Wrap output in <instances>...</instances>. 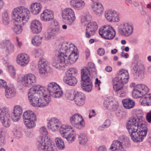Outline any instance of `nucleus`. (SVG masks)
Listing matches in <instances>:
<instances>
[{
	"mask_svg": "<svg viewBox=\"0 0 151 151\" xmlns=\"http://www.w3.org/2000/svg\"><path fill=\"white\" fill-rule=\"evenodd\" d=\"M92 8L94 13L98 16H100L104 10L103 6L100 3H93Z\"/></svg>",
	"mask_w": 151,
	"mask_h": 151,
	"instance_id": "nucleus-33",
	"label": "nucleus"
},
{
	"mask_svg": "<svg viewBox=\"0 0 151 151\" xmlns=\"http://www.w3.org/2000/svg\"><path fill=\"white\" fill-rule=\"evenodd\" d=\"M112 16L111 22H118L120 21V16L116 11L114 10Z\"/></svg>",
	"mask_w": 151,
	"mask_h": 151,
	"instance_id": "nucleus-54",
	"label": "nucleus"
},
{
	"mask_svg": "<svg viewBox=\"0 0 151 151\" xmlns=\"http://www.w3.org/2000/svg\"><path fill=\"white\" fill-rule=\"evenodd\" d=\"M42 7V5L40 3H33L30 6V11L33 14L37 15L40 13Z\"/></svg>",
	"mask_w": 151,
	"mask_h": 151,
	"instance_id": "nucleus-30",
	"label": "nucleus"
},
{
	"mask_svg": "<svg viewBox=\"0 0 151 151\" xmlns=\"http://www.w3.org/2000/svg\"><path fill=\"white\" fill-rule=\"evenodd\" d=\"M10 115L6 109H3L0 113V119L3 125L6 127H9L10 125Z\"/></svg>",
	"mask_w": 151,
	"mask_h": 151,
	"instance_id": "nucleus-19",
	"label": "nucleus"
},
{
	"mask_svg": "<svg viewBox=\"0 0 151 151\" xmlns=\"http://www.w3.org/2000/svg\"><path fill=\"white\" fill-rule=\"evenodd\" d=\"M129 78L127 70H120L116 77L113 80V87L116 95L123 97L126 95L127 91L124 88V85L127 83Z\"/></svg>",
	"mask_w": 151,
	"mask_h": 151,
	"instance_id": "nucleus-3",
	"label": "nucleus"
},
{
	"mask_svg": "<svg viewBox=\"0 0 151 151\" xmlns=\"http://www.w3.org/2000/svg\"><path fill=\"white\" fill-rule=\"evenodd\" d=\"M52 62V66L56 69L59 70H64L66 66V61L64 56L57 54Z\"/></svg>",
	"mask_w": 151,
	"mask_h": 151,
	"instance_id": "nucleus-12",
	"label": "nucleus"
},
{
	"mask_svg": "<svg viewBox=\"0 0 151 151\" xmlns=\"http://www.w3.org/2000/svg\"><path fill=\"white\" fill-rule=\"evenodd\" d=\"M77 49V47L72 43L68 42H63L61 44V48L58 51H56V53L60 55L65 54L69 55L70 52H71L73 49Z\"/></svg>",
	"mask_w": 151,
	"mask_h": 151,
	"instance_id": "nucleus-13",
	"label": "nucleus"
},
{
	"mask_svg": "<svg viewBox=\"0 0 151 151\" xmlns=\"http://www.w3.org/2000/svg\"><path fill=\"white\" fill-rule=\"evenodd\" d=\"M43 88L39 86H34L30 88L28 92V97L29 101L33 106L39 107L40 98L38 97V90H42Z\"/></svg>",
	"mask_w": 151,
	"mask_h": 151,
	"instance_id": "nucleus-5",
	"label": "nucleus"
},
{
	"mask_svg": "<svg viewBox=\"0 0 151 151\" xmlns=\"http://www.w3.org/2000/svg\"><path fill=\"white\" fill-rule=\"evenodd\" d=\"M40 17L42 21H50L53 19V14L52 11L46 9L41 14Z\"/></svg>",
	"mask_w": 151,
	"mask_h": 151,
	"instance_id": "nucleus-29",
	"label": "nucleus"
},
{
	"mask_svg": "<svg viewBox=\"0 0 151 151\" xmlns=\"http://www.w3.org/2000/svg\"><path fill=\"white\" fill-rule=\"evenodd\" d=\"M78 140L81 144H85L87 141V139L85 134H84L81 133L79 135Z\"/></svg>",
	"mask_w": 151,
	"mask_h": 151,
	"instance_id": "nucleus-49",
	"label": "nucleus"
},
{
	"mask_svg": "<svg viewBox=\"0 0 151 151\" xmlns=\"http://www.w3.org/2000/svg\"><path fill=\"white\" fill-rule=\"evenodd\" d=\"M122 103L124 107L127 109L133 108L135 105L133 101L130 99H124L122 100Z\"/></svg>",
	"mask_w": 151,
	"mask_h": 151,
	"instance_id": "nucleus-36",
	"label": "nucleus"
},
{
	"mask_svg": "<svg viewBox=\"0 0 151 151\" xmlns=\"http://www.w3.org/2000/svg\"><path fill=\"white\" fill-rule=\"evenodd\" d=\"M29 60V57L28 55L22 53L18 55L17 61L19 65L24 66L28 63Z\"/></svg>",
	"mask_w": 151,
	"mask_h": 151,
	"instance_id": "nucleus-26",
	"label": "nucleus"
},
{
	"mask_svg": "<svg viewBox=\"0 0 151 151\" xmlns=\"http://www.w3.org/2000/svg\"><path fill=\"white\" fill-rule=\"evenodd\" d=\"M106 123H108L109 124L108 125H106L104 124V125H102L101 126H100L98 129L99 130H103L104 129V127H108L109 125V120H106Z\"/></svg>",
	"mask_w": 151,
	"mask_h": 151,
	"instance_id": "nucleus-62",
	"label": "nucleus"
},
{
	"mask_svg": "<svg viewBox=\"0 0 151 151\" xmlns=\"http://www.w3.org/2000/svg\"><path fill=\"white\" fill-rule=\"evenodd\" d=\"M8 70L11 76L14 78L16 74L14 68L12 65L9 66H8Z\"/></svg>",
	"mask_w": 151,
	"mask_h": 151,
	"instance_id": "nucleus-56",
	"label": "nucleus"
},
{
	"mask_svg": "<svg viewBox=\"0 0 151 151\" xmlns=\"http://www.w3.org/2000/svg\"><path fill=\"white\" fill-rule=\"evenodd\" d=\"M82 88L85 91L89 92L92 88V81L90 76L81 75Z\"/></svg>",
	"mask_w": 151,
	"mask_h": 151,
	"instance_id": "nucleus-17",
	"label": "nucleus"
},
{
	"mask_svg": "<svg viewBox=\"0 0 151 151\" xmlns=\"http://www.w3.org/2000/svg\"><path fill=\"white\" fill-rule=\"evenodd\" d=\"M1 48L3 52L10 54L14 51V45L9 40H4L0 43Z\"/></svg>",
	"mask_w": 151,
	"mask_h": 151,
	"instance_id": "nucleus-21",
	"label": "nucleus"
},
{
	"mask_svg": "<svg viewBox=\"0 0 151 151\" xmlns=\"http://www.w3.org/2000/svg\"><path fill=\"white\" fill-rule=\"evenodd\" d=\"M48 37L51 38V37L54 36L61 32L60 27H52V28L48 31Z\"/></svg>",
	"mask_w": 151,
	"mask_h": 151,
	"instance_id": "nucleus-37",
	"label": "nucleus"
},
{
	"mask_svg": "<svg viewBox=\"0 0 151 151\" xmlns=\"http://www.w3.org/2000/svg\"><path fill=\"white\" fill-rule=\"evenodd\" d=\"M76 93V92L74 90H68L65 92V96L68 99L73 100H74Z\"/></svg>",
	"mask_w": 151,
	"mask_h": 151,
	"instance_id": "nucleus-41",
	"label": "nucleus"
},
{
	"mask_svg": "<svg viewBox=\"0 0 151 151\" xmlns=\"http://www.w3.org/2000/svg\"><path fill=\"white\" fill-rule=\"evenodd\" d=\"M99 35L104 39L110 40L115 36L116 32L111 26L106 25L101 27L99 29Z\"/></svg>",
	"mask_w": 151,
	"mask_h": 151,
	"instance_id": "nucleus-7",
	"label": "nucleus"
},
{
	"mask_svg": "<svg viewBox=\"0 0 151 151\" xmlns=\"http://www.w3.org/2000/svg\"><path fill=\"white\" fill-rule=\"evenodd\" d=\"M133 70L134 71V77L137 78L141 77L144 73L145 70L144 67L143 63L142 61H138L135 64L133 68Z\"/></svg>",
	"mask_w": 151,
	"mask_h": 151,
	"instance_id": "nucleus-18",
	"label": "nucleus"
},
{
	"mask_svg": "<svg viewBox=\"0 0 151 151\" xmlns=\"http://www.w3.org/2000/svg\"><path fill=\"white\" fill-rule=\"evenodd\" d=\"M71 124L77 129H81L84 126L83 119L82 116L78 114L73 115L70 118Z\"/></svg>",
	"mask_w": 151,
	"mask_h": 151,
	"instance_id": "nucleus-14",
	"label": "nucleus"
},
{
	"mask_svg": "<svg viewBox=\"0 0 151 151\" xmlns=\"http://www.w3.org/2000/svg\"><path fill=\"white\" fill-rule=\"evenodd\" d=\"M3 22L4 24L8 25L9 22L8 15L7 12H5L2 15Z\"/></svg>",
	"mask_w": 151,
	"mask_h": 151,
	"instance_id": "nucleus-50",
	"label": "nucleus"
},
{
	"mask_svg": "<svg viewBox=\"0 0 151 151\" xmlns=\"http://www.w3.org/2000/svg\"><path fill=\"white\" fill-rule=\"evenodd\" d=\"M114 10H108L105 12V16L106 19L108 21L111 22L113 15L114 14Z\"/></svg>",
	"mask_w": 151,
	"mask_h": 151,
	"instance_id": "nucleus-46",
	"label": "nucleus"
},
{
	"mask_svg": "<svg viewBox=\"0 0 151 151\" xmlns=\"http://www.w3.org/2000/svg\"><path fill=\"white\" fill-rule=\"evenodd\" d=\"M43 37L39 35H36L32 39V42L35 46H39L42 43Z\"/></svg>",
	"mask_w": 151,
	"mask_h": 151,
	"instance_id": "nucleus-42",
	"label": "nucleus"
},
{
	"mask_svg": "<svg viewBox=\"0 0 151 151\" xmlns=\"http://www.w3.org/2000/svg\"><path fill=\"white\" fill-rule=\"evenodd\" d=\"M149 90L147 86L144 84L137 85L134 86L132 92V97L135 99L141 97L146 94Z\"/></svg>",
	"mask_w": 151,
	"mask_h": 151,
	"instance_id": "nucleus-8",
	"label": "nucleus"
},
{
	"mask_svg": "<svg viewBox=\"0 0 151 151\" xmlns=\"http://www.w3.org/2000/svg\"><path fill=\"white\" fill-rule=\"evenodd\" d=\"M55 142L56 145L59 149L63 150L65 148L63 141L60 137H57L55 139Z\"/></svg>",
	"mask_w": 151,
	"mask_h": 151,
	"instance_id": "nucleus-43",
	"label": "nucleus"
},
{
	"mask_svg": "<svg viewBox=\"0 0 151 151\" xmlns=\"http://www.w3.org/2000/svg\"><path fill=\"white\" fill-rule=\"evenodd\" d=\"M92 19L91 16L89 14H87L82 16L81 18V22L83 23L90 21Z\"/></svg>",
	"mask_w": 151,
	"mask_h": 151,
	"instance_id": "nucleus-51",
	"label": "nucleus"
},
{
	"mask_svg": "<svg viewBox=\"0 0 151 151\" xmlns=\"http://www.w3.org/2000/svg\"><path fill=\"white\" fill-rule=\"evenodd\" d=\"M36 86H39L40 87L43 88L42 89V90H38V93L39 94H42V95L43 97H46V98H48L49 97H50L51 94V92L48 90V88H45L44 87L42 86L39 85H36Z\"/></svg>",
	"mask_w": 151,
	"mask_h": 151,
	"instance_id": "nucleus-40",
	"label": "nucleus"
},
{
	"mask_svg": "<svg viewBox=\"0 0 151 151\" xmlns=\"http://www.w3.org/2000/svg\"><path fill=\"white\" fill-rule=\"evenodd\" d=\"M53 94L51 95V96L55 98H59L63 95V93L62 90L60 86L56 90L54 91Z\"/></svg>",
	"mask_w": 151,
	"mask_h": 151,
	"instance_id": "nucleus-47",
	"label": "nucleus"
},
{
	"mask_svg": "<svg viewBox=\"0 0 151 151\" xmlns=\"http://www.w3.org/2000/svg\"><path fill=\"white\" fill-rule=\"evenodd\" d=\"M7 86L6 82L4 80L0 79V87L5 88Z\"/></svg>",
	"mask_w": 151,
	"mask_h": 151,
	"instance_id": "nucleus-59",
	"label": "nucleus"
},
{
	"mask_svg": "<svg viewBox=\"0 0 151 151\" xmlns=\"http://www.w3.org/2000/svg\"><path fill=\"white\" fill-rule=\"evenodd\" d=\"M97 52L98 55L100 56H103L105 53L104 49L101 48L98 49Z\"/></svg>",
	"mask_w": 151,
	"mask_h": 151,
	"instance_id": "nucleus-58",
	"label": "nucleus"
},
{
	"mask_svg": "<svg viewBox=\"0 0 151 151\" xmlns=\"http://www.w3.org/2000/svg\"><path fill=\"white\" fill-rule=\"evenodd\" d=\"M23 118L24 124L27 128L31 129L35 127V121L36 120V117L33 111L29 110L24 112L23 114Z\"/></svg>",
	"mask_w": 151,
	"mask_h": 151,
	"instance_id": "nucleus-6",
	"label": "nucleus"
},
{
	"mask_svg": "<svg viewBox=\"0 0 151 151\" xmlns=\"http://www.w3.org/2000/svg\"><path fill=\"white\" fill-rule=\"evenodd\" d=\"M38 67L39 72L41 74H45L47 73L48 66L47 62L46 60L40 58L38 62Z\"/></svg>",
	"mask_w": 151,
	"mask_h": 151,
	"instance_id": "nucleus-25",
	"label": "nucleus"
},
{
	"mask_svg": "<svg viewBox=\"0 0 151 151\" xmlns=\"http://www.w3.org/2000/svg\"><path fill=\"white\" fill-rule=\"evenodd\" d=\"M52 143L50 138L48 136H40L37 138V144L39 151H56Z\"/></svg>",
	"mask_w": 151,
	"mask_h": 151,
	"instance_id": "nucleus-4",
	"label": "nucleus"
},
{
	"mask_svg": "<svg viewBox=\"0 0 151 151\" xmlns=\"http://www.w3.org/2000/svg\"><path fill=\"white\" fill-rule=\"evenodd\" d=\"M118 105L116 103H115L114 105L111 107L112 111H115L117 109Z\"/></svg>",
	"mask_w": 151,
	"mask_h": 151,
	"instance_id": "nucleus-64",
	"label": "nucleus"
},
{
	"mask_svg": "<svg viewBox=\"0 0 151 151\" xmlns=\"http://www.w3.org/2000/svg\"><path fill=\"white\" fill-rule=\"evenodd\" d=\"M13 132L15 136L18 138L20 137L22 135L20 129L17 127L14 129Z\"/></svg>",
	"mask_w": 151,
	"mask_h": 151,
	"instance_id": "nucleus-53",
	"label": "nucleus"
},
{
	"mask_svg": "<svg viewBox=\"0 0 151 151\" xmlns=\"http://www.w3.org/2000/svg\"><path fill=\"white\" fill-rule=\"evenodd\" d=\"M33 52L35 58H41L44 55V52L43 50L40 49H35Z\"/></svg>",
	"mask_w": 151,
	"mask_h": 151,
	"instance_id": "nucleus-48",
	"label": "nucleus"
},
{
	"mask_svg": "<svg viewBox=\"0 0 151 151\" xmlns=\"http://www.w3.org/2000/svg\"><path fill=\"white\" fill-rule=\"evenodd\" d=\"M64 125H62L60 122L55 117L52 118L50 119L47 124V127L49 129L53 131L59 130L60 132L61 129Z\"/></svg>",
	"mask_w": 151,
	"mask_h": 151,
	"instance_id": "nucleus-15",
	"label": "nucleus"
},
{
	"mask_svg": "<svg viewBox=\"0 0 151 151\" xmlns=\"http://www.w3.org/2000/svg\"><path fill=\"white\" fill-rule=\"evenodd\" d=\"M85 98L83 93L77 91L74 99L75 104L79 106L83 105L85 103Z\"/></svg>",
	"mask_w": 151,
	"mask_h": 151,
	"instance_id": "nucleus-27",
	"label": "nucleus"
},
{
	"mask_svg": "<svg viewBox=\"0 0 151 151\" xmlns=\"http://www.w3.org/2000/svg\"><path fill=\"white\" fill-rule=\"evenodd\" d=\"M5 134H3L0 132V146H4L6 144V136Z\"/></svg>",
	"mask_w": 151,
	"mask_h": 151,
	"instance_id": "nucleus-52",
	"label": "nucleus"
},
{
	"mask_svg": "<svg viewBox=\"0 0 151 151\" xmlns=\"http://www.w3.org/2000/svg\"><path fill=\"white\" fill-rule=\"evenodd\" d=\"M14 113L12 116V118L14 122L19 120L20 116L22 113V107L19 105L16 106L14 109Z\"/></svg>",
	"mask_w": 151,
	"mask_h": 151,
	"instance_id": "nucleus-28",
	"label": "nucleus"
},
{
	"mask_svg": "<svg viewBox=\"0 0 151 151\" xmlns=\"http://www.w3.org/2000/svg\"><path fill=\"white\" fill-rule=\"evenodd\" d=\"M145 95L141 100L144 104H147L148 105H151V94Z\"/></svg>",
	"mask_w": 151,
	"mask_h": 151,
	"instance_id": "nucleus-45",
	"label": "nucleus"
},
{
	"mask_svg": "<svg viewBox=\"0 0 151 151\" xmlns=\"http://www.w3.org/2000/svg\"><path fill=\"white\" fill-rule=\"evenodd\" d=\"M137 118L132 117L128 120L126 128L132 140L134 142H142L146 135L148 130L147 125L139 122L142 120L143 113L140 110L136 112Z\"/></svg>",
	"mask_w": 151,
	"mask_h": 151,
	"instance_id": "nucleus-1",
	"label": "nucleus"
},
{
	"mask_svg": "<svg viewBox=\"0 0 151 151\" xmlns=\"http://www.w3.org/2000/svg\"><path fill=\"white\" fill-rule=\"evenodd\" d=\"M115 103H116L115 101L111 97L106 98L104 102V106L109 109H111V107Z\"/></svg>",
	"mask_w": 151,
	"mask_h": 151,
	"instance_id": "nucleus-38",
	"label": "nucleus"
},
{
	"mask_svg": "<svg viewBox=\"0 0 151 151\" xmlns=\"http://www.w3.org/2000/svg\"><path fill=\"white\" fill-rule=\"evenodd\" d=\"M70 5L78 10L82 9L84 6L85 3L81 0H70Z\"/></svg>",
	"mask_w": 151,
	"mask_h": 151,
	"instance_id": "nucleus-32",
	"label": "nucleus"
},
{
	"mask_svg": "<svg viewBox=\"0 0 151 151\" xmlns=\"http://www.w3.org/2000/svg\"><path fill=\"white\" fill-rule=\"evenodd\" d=\"M98 24L95 22H90L88 23L86 29V36L89 38L93 35L98 28Z\"/></svg>",
	"mask_w": 151,
	"mask_h": 151,
	"instance_id": "nucleus-22",
	"label": "nucleus"
},
{
	"mask_svg": "<svg viewBox=\"0 0 151 151\" xmlns=\"http://www.w3.org/2000/svg\"><path fill=\"white\" fill-rule=\"evenodd\" d=\"M64 82L70 86H74L77 83V80L73 76L66 75L63 78Z\"/></svg>",
	"mask_w": 151,
	"mask_h": 151,
	"instance_id": "nucleus-34",
	"label": "nucleus"
},
{
	"mask_svg": "<svg viewBox=\"0 0 151 151\" xmlns=\"http://www.w3.org/2000/svg\"><path fill=\"white\" fill-rule=\"evenodd\" d=\"M59 86L54 82H51L48 85V90L51 92L52 94H53L54 91L59 88Z\"/></svg>",
	"mask_w": 151,
	"mask_h": 151,
	"instance_id": "nucleus-44",
	"label": "nucleus"
},
{
	"mask_svg": "<svg viewBox=\"0 0 151 151\" xmlns=\"http://www.w3.org/2000/svg\"><path fill=\"white\" fill-rule=\"evenodd\" d=\"M62 17L69 25H71L76 19L74 11L69 8L65 9L63 11Z\"/></svg>",
	"mask_w": 151,
	"mask_h": 151,
	"instance_id": "nucleus-11",
	"label": "nucleus"
},
{
	"mask_svg": "<svg viewBox=\"0 0 151 151\" xmlns=\"http://www.w3.org/2000/svg\"><path fill=\"white\" fill-rule=\"evenodd\" d=\"M5 96L9 98L14 96L16 94V90L13 86H7L5 88Z\"/></svg>",
	"mask_w": 151,
	"mask_h": 151,
	"instance_id": "nucleus-35",
	"label": "nucleus"
},
{
	"mask_svg": "<svg viewBox=\"0 0 151 151\" xmlns=\"http://www.w3.org/2000/svg\"><path fill=\"white\" fill-rule=\"evenodd\" d=\"M39 132L41 134L43 135H46L48 134L46 128L44 126H43L40 128Z\"/></svg>",
	"mask_w": 151,
	"mask_h": 151,
	"instance_id": "nucleus-57",
	"label": "nucleus"
},
{
	"mask_svg": "<svg viewBox=\"0 0 151 151\" xmlns=\"http://www.w3.org/2000/svg\"><path fill=\"white\" fill-rule=\"evenodd\" d=\"M51 24L52 27H60L58 22L56 19H53L51 22Z\"/></svg>",
	"mask_w": 151,
	"mask_h": 151,
	"instance_id": "nucleus-60",
	"label": "nucleus"
},
{
	"mask_svg": "<svg viewBox=\"0 0 151 151\" xmlns=\"http://www.w3.org/2000/svg\"><path fill=\"white\" fill-rule=\"evenodd\" d=\"M118 31L122 36L129 37L132 34L133 32V27L132 25L128 23H124L118 27Z\"/></svg>",
	"mask_w": 151,
	"mask_h": 151,
	"instance_id": "nucleus-9",
	"label": "nucleus"
},
{
	"mask_svg": "<svg viewBox=\"0 0 151 151\" xmlns=\"http://www.w3.org/2000/svg\"><path fill=\"white\" fill-rule=\"evenodd\" d=\"M123 142H121L118 140H115L113 142L110 147L111 151H127L122 148V144Z\"/></svg>",
	"mask_w": 151,
	"mask_h": 151,
	"instance_id": "nucleus-31",
	"label": "nucleus"
},
{
	"mask_svg": "<svg viewBox=\"0 0 151 151\" xmlns=\"http://www.w3.org/2000/svg\"><path fill=\"white\" fill-rule=\"evenodd\" d=\"M50 101V97H42L40 98L39 107H43L48 105Z\"/></svg>",
	"mask_w": 151,
	"mask_h": 151,
	"instance_id": "nucleus-39",
	"label": "nucleus"
},
{
	"mask_svg": "<svg viewBox=\"0 0 151 151\" xmlns=\"http://www.w3.org/2000/svg\"><path fill=\"white\" fill-rule=\"evenodd\" d=\"M98 151H106V149L104 146H101L98 148Z\"/></svg>",
	"mask_w": 151,
	"mask_h": 151,
	"instance_id": "nucleus-63",
	"label": "nucleus"
},
{
	"mask_svg": "<svg viewBox=\"0 0 151 151\" xmlns=\"http://www.w3.org/2000/svg\"><path fill=\"white\" fill-rule=\"evenodd\" d=\"M24 82L25 86L30 87L36 82L35 76L31 73L28 74L24 77Z\"/></svg>",
	"mask_w": 151,
	"mask_h": 151,
	"instance_id": "nucleus-24",
	"label": "nucleus"
},
{
	"mask_svg": "<svg viewBox=\"0 0 151 151\" xmlns=\"http://www.w3.org/2000/svg\"><path fill=\"white\" fill-rule=\"evenodd\" d=\"M146 119L148 122L150 123L151 122V111L148 112L146 116Z\"/></svg>",
	"mask_w": 151,
	"mask_h": 151,
	"instance_id": "nucleus-61",
	"label": "nucleus"
},
{
	"mask_svg": "<svg viewBox=\"0 0 151 151\" xmlns=\"http://www.w3.org/2000/svg\"><path fill=\"white\" fill-rule=\"evenodd\" d=\"M77 72V70L76 68H71L67 71L66 75L73 76V74L76 73Z\"/></svg>",
	"mask_w": 151,
	"mask_h": 151,
	"instance_id": "nucleus-55",
	"label": "nucleus"
},
{
	"mask_svg": "<svg viewBox=\"0 0 151 151\" xmlns=\"http://www.w3.org/2000/svg\"><path fill=\"white\" fill-rule=\"evenodd\" d=\"M30 13L28 9L24 6L20 7L15 8L12 13V17L13 20L18 24L15 23L13 30L17 34H20L23 31L22 24L25 25L29 19Z\"/></svg>",
	"mask_w": 151,
	"mask_h": 151,
	"instance_id": "nucleus-2",
	"label": "nucleus"
},
{
	"mask_svg": "<svg viewBox=\"0 0 151 151\" xmlns=\"http://www.w3.org/2000/svg\"><path fill=\"white\" fill-rule=\"evenodd\" d=\"M78 50L77 49H73L72 52H70L68 54L64 55L65 58L66 64H71L74 63L77 60L78 57Z\"/></svg>",
	"mask_w": 151,
	"mask_h": 151,
	"instance_id": "nucleus-20",
	"label": "nucleus"
},
{
	"mask_svg": "<svg viewBox=\"0 0 151 151\" xmlns=\"http://www.w3.org/2000/svg\"><path fill=\"white\" fill-rule=\"evenodd\" d=\"M96 69L95 65L92 63H88L87 67L81 70V75L94 76L96 75Z\"/></svg>",
	"mask_w": 151,
	"mask_h": 151,
	"instance_id": "nucleus-16",
	"label": "nucleus"
},
{
	"mask_svg": "<svg viewBox=\"0 0 151 151\" xmlns=\"http://www.w3.org/2000/svg\"><path fill=\"white\" fill-rule=\"evenodd\" d=\"M72 129V127L70 126L64 125L60 130L61 136L65 138L69 143L72 142L75 139L76 134L74 132H68L70 131V129Z\"/></svg>",
	"mask_w": 151,
	"mask_h": 151,
	"instance_id": "nucleus-10",
	"label": "nucleus"
},
{
	"mask_svg": "<svg viewBox=\"0 0 151 151\" xmlns=\"http://www.w3.org/2000/svg\"><path fill=\"white\" fill-rule=\"evenodd\" d=\"M30 28L31 32L33 34H38L41 32L42 29L41 22L36 19L33 20L31 22Z\"/></svg>",
	"mask_w": 151,
	"mask_h": 151,
	"instance_id": "nucleus-23",
	"label": "nucleus"
}]
</instances>
